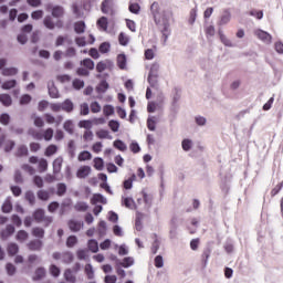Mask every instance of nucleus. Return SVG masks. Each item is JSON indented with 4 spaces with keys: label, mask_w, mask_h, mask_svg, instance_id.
Listing matches in <instances>:
<instances>
[{
    "label": "nucleus",
    "mask_w": 283,
    "mask_h": 283,
    "mask_svg": "<svg viewBox=\"0 0 283 283\" xmlns=\"http://www.w3.org/2000/svg\"><path fill=\"white\" fill-rule=\"evenodd\" d=\"M77 160L84 163L85 160H92V153L90 150H83L80 153Z\"/></svg>",
    "instance_id": "31"
},
{
    "label": "nucleus",
    "mask_w": 283,
    "mask_h": 283,
    "mask_svg": "<svg viewBox=\"0 0 283 283\" xmlns=\"http://www.w3.org/2000/svg\"><path fill=\"white\" fill-rule=\"evenodd\" d=\"M81 65H83V67H86V70H94V62L90 57L82 60Z\"/></svg>",
    "instance_id": "51"
},
{
    "label": "nucleus",
    "mask_w": 283,
    "mask_h": 283,
    "mask_svg": "<svg viewBox=\"0 0 283 283\" xmlns=\"http://www.w3.org/2000/svg\"><path fill=\"white\" fill-rule=\"evenodd\" d=\"M2 213H10L12 211V201L10 199H7L2 207H1Z\"/></svg>",
    "instance_id": "45"
},
{
    "label": "nucleus",
    "mask_w": 283,
    "mask_h": 283,
    "mask_svg": "<svg viewBox=\"0 0 283 283\" xmlns=\"http://www.w3.org/2000/svg\"><path fill=\"white\" fill-rule=\"evenodd\" d=\"M73 123L72 119H67L64 122L63 124V129H65L67 132V134H74V127H73Z\"/></svg>",
    "instance_id": "50"
},
{
    "label": "nucleus",
    "mask_w": 283,
    "mask_h": 283,
    "mask_svg": "<svg viewBox=\"0 0 283 283\" xmlns=\"http://www.w3.org/2000/svg\"><path fill=\"white\" fill-rule=\"evenodd\" d=\"M42 138H44V140H46V142L52 140V138H54V129L46 128L44 130V134L42 135Z\"/></svg>",
    "instance_id": "55"
},
{
    "label": "nucleus",
    "mask_w": 283,
    "mask_h": 283,
    "mask_svg": "<svg viewBox=\"0 0 283 283\" xmlns=\"http://www.w3.org/2000/svg\"><path fill=\"white\" fill-rule=\"evenodd\" d=\"M90 174H92V167L90 166H81L76 171L77 178H81V179L87 178Z\"/></svg>",
    "instance_id": "7"
},
{
    "label": "nucleus",
    "mask_w": 283,
    "mask_h": 283,
    "mask_svg": "<svg viewBox=\"0 0 283 283\" xmlns=\"http://www.w3.org/2000/svg\"><path fill=\"white\" fill-rule=\"evenodd\" d=\"M46 274H48V271L45 270V268L40 266L35 270L32 280H33V282H39V281L43 280V277H45Z\"/></svg>",
    "instance_id": "10"
},
{
    "label": "nucleus",
    "mask_w": 283,
    "mask_h": 283,
    "mask_svg": "<svg viewBox=\"0 0 283 283\" xmlns=\"http://www.w3.org/2000/svg\"><path fill=\"white\" fill-rule=\"evenodd\" d=\"M120 266L124 269H129V266H134V258L125 256L123 261H120Z\"/></svg>",
    "instance_id": "38"
},
{
    "label": "nucleus",
    "mask_w": 283,
    "mask_h": 283,
    "mask_svg": "<svg viewBox=\"0 0 283 283\" xmlns=\"http://www.w3.org/2000/svg\"><path fill=\"white\" fill-rule=\"evenodd\" d=\"M147 81L150 87H153L154 90H158V75H148Z\"/></svg>",
    "instance_id": "43"
},
{
    "label": "nucleus",
    "mask_w": 283,
    "mask_h": 283,
    "mask_svg": "<svg viewBox=\"0 0 283 283\" xmlns=\"http://www.w3.org/2000/svg\"><path fill=\"white\" fill-rule=\"evenodd\" d=\"M0 103L3 107H10V105H12V97L10 94L2 93L0 94Z\"/></svg>",
    "instance_id": "20"
},
{
    "label": "nucleus",
    "mask_w": 283,
    "mask_h": 283,
    "mask_svg": "<svg viewBox=\"0 0 283 283\" xmlns=\"http://www.w3.org/2000/svg\"><path fill=\"white\" fill-rule=\"evenodd\" d=\"M158 72H160V64L155 62L151 64L148 75L158 76Z\"/></svg>",
    "instance_id": "48"
},
{
    "label": "nucleus",
    "mask_w": 283,
    "mask_h": 283,
    "mask_svg": "<svg viewBox=\"0 0 283 283\" xmlns=\"http://www.w3.org/2000/svg\"><path fill=\"white\" fill-rule=\"evenodd\" d=\"M64 280L70 283H76V276L72 274V269H66L64 271Z\"/></svg>",
    "instance_id": "36"
},
{
    "label": "nucleus",
    "mask_w": 283,
    "mask_h": 283,
    "mask_svg": "<svg viewBox=\"0 0 283 283\" xmlns=\"http://www.w3.org/2000/svg\"><path fill=\"white\" fill-rule=\"evenodd\" d=\"M108 127L112 132H114V134H116V132H118V129H120V123L116 119H111L108 122Z\"/></svg>",
    "instance_id": "44"
},
{
    "label": "nucleus",
    "mask_w": 283,
    "mask_h": 283,
    "mask_svg": "<svg viewBox=\"0 0 283 283\" xmlns=\"http://www.w3.org/2000/svg\"><path fill=\"white\" fill-rule=\"evenodd\" d=\"M17 158H23V156H30V150H28L27 145H20L15 153Z\"/></svg>",
    "instance_id": "21"
},
{
    "label": "nucleus",
    "mask_w": 283,
    "mask_h": 283,
    "mask_svg": "<svg viewBox=\"0 0 283 283\" xmlns=\"http://www.w3.org/2000/svg\"><path fill=\"white\" fill-rule=\"evenodd\" d=\"M50 273L53 277H59V275H61V268L56 266L55 264H51Z\"/></svg>",
    "instance_id": "61"
},
{
    "label": "nucleus",
    "mask_w": 283,
    "mask_h": 283,
    "mask_svg": "<svg viewBox=\"0 0 283 283\" xmlns=\"http://www.w3.org/2000/svg\"><path fill=\"white\" fill-rule=\"evenodd\" d=\"M19 74V69L17 67H4L2 70V76H17Z\"/></svg>",
    "instance_id": "27"
},
{
    "label": "nucleus",
    "mask_w": 283,
    "mask_h": 283,
    "mask_svg": "<svg viewBox=\"0 0 283 283\" xmlns=\"http://www.w3.org/2000/svg\"><path fill=\"white\" fill-rule=\"evenodd\" d=\"M56 189V196H59L60 198H63V196L67 193V185H65L64 182L57 184Z\"/></svg>",
    "instance_id": "24"
},
{
    "label": "nucleus",
    "mask_w": 283,
    "mask_h": 283,
    "mask_svg": "<svg viewBox=\"0 0 283 283\" xmlns=\"http://www.w3.org/2000/svg\"><path fill=\"white\" fill-rule=\"evenodd\" d=\"M81 222L80 221H74V220H70L69 221V228L73 233H78V231H81Z\"/></svg>",
    "instance_id": "28"
},
{
    "label": "nucleus",
    "mask_w": 283,
    "mask_h": 283,
    "mask_svg": "<svg viewBox=\"0 0 283 283\" xmlns=\"http://www.w3.org/2000/svg\"><path fill=\"white\" fill-rule=\"evenodd\" d=\"M150 12L156 25H160V4L158 2H153V4L150 6Z\"/></svg>",
    "instance_id": "2"
},
{
    "label": "nucleus",
    "mask_w": 283,
    "mask_h": 283,
    "mask_svg": "<svg viewBox=\"0 0 283 283\" xmlns=\"http://www.w3.org/2000/svg\"><path fill=\"white\" fill-rule=\"evenodd\" d=\"M74 32L76 34H83L85 32V21L75 22Z\"/></svg>",
    "instance_id": "33"
},
{
    "label": "nucleus",
    "mask_w": 283,
    "mask_h": 283,
    "mask_svg": "<svg viewBox=\"0 0 283 283\" xmlns=\"http://www.w3.org/2000/svg\"><path fill=\"white\" fill-rule=\"evenodd\" d=\"M62 112H66V114H72L74 112V102L72 99L66 98L64 102L61 103Z\"/></svg>",
    "instance_id": "12"
},
{
    "label": "nucleus",
    "mask_w": 283,
    "mask_h": 283,
    "mask_svg": "<svg viewBox=\"0 0 283 283\" xmlns=\"http://www.w3.org/2000/svg\"><path fill=\"white\" fill-rule=\"evenodd\" d=\"M28 136H32V138L34 140H43V134H41L40 132H38L34 128H29L28 129Z\"/></svg>",
    "instance_id": "29"
},
{
    "label": "nucleus",
    "mask_w": 283,
    "mask_h": 283,
    "mask_svg": "<svg viewBox=\"0 0 283 283\" xmlns=\"http://www.w3.org/2000/svg\"><path fill=\"white\" fill-rule=\"evenodd\" d=\"M85 273L88 280H94V268L92 266V264L88 263L85 265Z\"/></svg>",
    "instance_id": "63"
},
{
    "label": "nucleus",
    "mask_w": 283,
    "mask_h": 283,
    "mask_svg": "<svg viewBox=\"0 0 283 283\" xmlns=\"http://www.w3.org/2000/svg\"><path fill=\"white\" fill-rule=\"evenodd\" d=\"M2 90H14L17 87V80H9L2 83Z\"/></svg>",
    "instance_id": "41"
},
{
    "label": "nucleus",
    "mask_w": 283,
    "mask_h": 283,
    "mask_svg": "<svg viewBox=\"0 0 283 283\" xmlns=\"http://www.w3.org/2000/svg\"><path fill=\"white\" fill-rule=\"evenodd\" d=\"M256 36L258 39L263 41V43H271L272 36L266 31H263V30L256 31Z\"/></svg>",
    "instance_id": "19"
},
{
    "label": "nucleus",
    "mask_w": 283,
    "mask_h": 283,
    "mask_svg": "<svg viewBox=\"0 0 283 283\" xmlns=\"http://www.w3.org/2000/svg\"><path fill=\"white\" fill-rule=\"evenodd\" d=\"M78 127H80L81 129H87V130H90V129H92V120H90V119L80 120V122H78Z\"/></svg>",
    "instance_id": "53"
},
{
    "label": "nucleus",
    "mask_w": 283,
    "mask_h": 283,
    "mask_svg": "<svg viewBox=\"0 0 283 283\" xmlns=\"http://www.w3.org/2000/svg\"><path fill=\"white\" fill-rule=\"evenodd\" d=\"M31 118H33V125H34L35 127H44L45 122L43 120L42 117L36 116V114H33V115L31 116Z\"/></svg>",
    "instance_id": "46"
},
{
    "label": "nucleus",
    "mask_w": 283,
    "mask_h": 283,
    "mask_svg": "<svg viewBox=\"0 0 283 283\" xmlns=\"http://www.w3.org/2000/svg\"><path fill=\"white\" fill-rule=\"evenodd\" d=\"M97 25H98V28H102V30H104L106 32L107 25H108L107 17L99 18L97 20Z\"/></svg>",
    "instance_id": "58"
},
{
    "label": "nucleus",
    "mask_w": 283,
    "mask_h": 283,
    "mask_svg": "<svg viewBox=\"0 0 283 283\" xmlns=\"http://www.w3.org/2000/svg\"><path fill=\"white\" fill-rule=\"evenodd\" d=\"M114 0H103L101 4V10L103 14H114L115 8Z\"/></svg>",
    "instance_id": "1"
},
{
    "label": "nucleus",
    "mask_w": 283,
    "mask_h": 283,
    "mask_svg": "<svg viewBox=\"0 0 283 283\" xmlns=\"http://www.w3.org/2000/svg\"><path fill=\"white\" fill-rule=\"evenodd\" d=\"M56 151H59V147L54 144H51L46 147L44 155L50 158V156H54V154H56Z\"/></svg>",
    "instance_id": "32"
},
{
    "label": "nucleus",
    "mask_w": 283,
    "mask_h": 283,
    "mask_svg": "<svg viewBox=\"0 0 283 283\" xmlns=\"http://www.w3.org/2000/svg\"><path fill=\"white\" fill-rule=\"evenodd\" d=\"M67 151L71 158H74L76 156V146L74 144V139H71L67 144Z\"/></svg>",
    "instance_id": "42"
},
{
    "label": "nucleus",
    "mask_w": 283,
    "mask_h": 283,
    "mask_svg": "<svg viewBox=\"0 0 283 283\" xmlns=\"http://www.w3.org/2000/svg\"><path fill=\"white\" fill-rule=\"evenodd\" d=\"M113 147L115 149H118V151H127V144H125V142H123L122 139H116L113 143Z\"/></svg>",
    "instance_id": "25"
},
{
    "label": "nucleus",
    "mask_w": 283,
    "mask_h": 283,
    "mask_svg": "<svg viewBox=\"0 0 283 283\" xmlns=\"http://www.w3.org/2000/svg\"><path fill=\"white\" fill-rule=\"evenodd\" d=\"M169 238L170 240L178 238V218L176 217H172L170 220Z\"/></svg>",
    "instance_id": "4"
},
{
    "label": "nucleus",
    "mask_w": 283,
    "mask_h": 283,
    "mask_svg": "<svg viewBox=\"0 0 283 283\" xmlns=\"http://www.w3.org/2000/svg\"><path fill=\"white\" fill-rule=\"evenodd\" d=\"M32 218L38 224H41L45 218V210H43V208L35 209L32 213Z\"/></svg>",
    "instance_id": "5"
},
{
    "label": "nucleus",
    "mask_w": 283,
    "mask_h": 283,
    "mask_svg": "<svg viewBox=\"0 0 283 283\" xmlns=\"http://www.w3.org/2000/svg\"><path fill=\"white\" fill-rule=\"evenodd\" d=\"M36 196L39 200H42V202H48V200H50V192H48V190H39Z\"/></svg>",
    "instance_id": "39"
},
{
    "label": "nucleus",
    "mask_w": 283,
    "mask_h": 283,
    "mask_svg": "<svg viewBox=\"0 0 283 283\" xmlns=\"http://www.w3.org/2000/svg\"><path fill=\"white\" fill-rule=\"evenodd\" d=\"M43 25H44V28H46V30H54L55 23H54V20L52 19V15L44 17Z\"/></svg>",
    "instance_id": "22"
},
{
    "label": "nucleus",
    "mask_w": 283,
    "mask_h": 283,
    "mask_svg": "<svg viewBox=\"0 0 283 283\" xmlns=\"http://www.w3.org/2000/svg\"><path fill=\"white\" fill-rule=\"evenodd\" d=\"M73 87L74 90H83L85 87V81L80 78L73 80Z\"/></svg>",
    "instance_id": "62"
},
{
    "label": "nucleus",
    "mask_w": 283,
    "mask_h": 283,
    "mask_svg": "<svg viewBox=\"0 0 283 283\" xmlns=\"http://www.w3.org/2000/svg\"><path fill=\"white\" fill-rule=\"evenodd\" d=\"M51 17H53V19H63V17H65V8L59 4L52 6Z\"/></svg>",
    "instance_id": "3"
},
{
    "label": "nucleus",
    "mask_w": 283,
    "mask_h": 283,
    "mask_svg": "<svg viewBox=\"0 0 283 283\" xmlns=\"http://www.w3.org/2000/svg\"><path fill=\"white\" fill-rule=\"evenodd\" d=\"M76 244H78V238H76V235H70L66 239L67 249H72V248L76 247Z\"/></svg>",
    "instance_id": "40"
},
{
    "label": "nucleus",
    "mask_w": 283,
    "mask_h": 283,
    "mask_svg": "<svg viewBox=\"0 0 283 283\" xmlns=\"http://www.w3.org/2000/svg\"><path fill=\"white\" fill-rule=\"evenodd\" d=\"M63 167V157H57L53 161V174L54 176H57V174H61V169Z\"/></svg>",
    "instance_id": "15"
},
{
    "label": "nucleus",
    "mask_w": 283,
    "mask_h": 283,
    "mask_svg": "<svg viewBox=\"0 0 283 283\" xmlns=\"http://www.w3.org/2000/svg\"><path fill=\"white\" fill-rule=\"evenodd\" d=\"M29 251H41L43 249V241L34 239L28 243Z\"/></svg>",
    "instance_id": "9"
},
{
    "label": "nucleus",
    "mask_w": 283,
    "mask_h": 283,
    "mask_svg": "<svg viewBox=\"0 0 283 283\" xmlns=\"http://www.w3.org/2000/svg\"><path fill=\"white\" fill-rule=\"evenodd\" d=\"M32 235L34 238L43 239V238H45V230L43 228L35 227L32 229Z\"/></svg>",
    "instance_id": "35"
},
{
    "label": "nucleus",
    "mask_w": 283,
    "mask_h": 283,
    "mask_svg": "<svg viewBox=\"0 0 283 283\" xmlns=\"http://www.w3.org/2000/svg\"><path fill=\"white\" fill-rule=\"evenodd\" d=\"M147 127L149 132H156V117L149 116L147 118Z\"/></svg>",
    "instance_id": "49"
},
{
    "label": "nucleus",
    "mask_w": 283,
    "mask_h": 283,
    "mask_svg": "<svg viewBox=\"0 0 283 283\" xmlns=\"http://www.w3.org/2000/svg\"><path fill=\"white\" fill-rule=\"evenodd\" d=\"M211 248L207 247L206 249H203V252L201 254V263L203 269H207V264L209 262V258H211Z\"/></svg>",
    "instance_id": "13"
},
{
    "label": "nucleus",
    "mask_w": 283,
    "mask_h": 283,
    "mask_svg": "<svg viewBox=\"0 0 283 283\" xmlns=\"http://www.w3.org/2000/svg\"><path fill=\"white\" fill-rule=\"evenodd\" d=\"M75 211H87L90 206L85 201H80L74 206Z\"/></svg>",
    "instance_id": "52"
},
{
    "label": "nucleus",
    "mask_w": 283,
    "mask_h": 283,
    "mask_svg": "<svg viewBox=\"0 0 283 283\" xmlns=\"http://www.w3.org/2000/svg\"><path fill=\"white\" fill-rule=\"evenodd\" d=\"M163 30H161V34L164 38V43H167V39H169L170 34H171V30L169 29V21L166 20L163 23Z\"/></svg>",
    "instance_id": "16"
},
{
    "label": "nucleus",
    "mask_w": 283,
    "mask_h": 283,
    "mask_svg": "<svg viewBox=\"0 0 283 283\" xmlns=\"http://www.w3.org/2000/svg\"><path fill=\"white\" fill-rule=\"evenodd\" d=\"M6 271H7V275L12 277V275H14L17 273V266H14V264H12V263H7Z\"/></svg>",
    "instance_id": "56"
},
{
    "label": "nucleus",
    "mask_w": 283,
    "mask_h": 283,
    "mask_svg": "<svg viewBox=\"0 0 283 283\" xmlns=\"http://www.w3.org/2000/svg\"><path fill=\"white\" fill-rule=\"evenodd\" d=\"M129 12L132 14H139L140 13V4L138 3H130L128 7Z\"/></svg>",
    "instance_id": "64"
},
{
    "label": "nucleus",
    "mask_w": 283,
    "mask_h": 283,
    "mask_svg": "<svg viewBox=\"0 0 283 283\" xmlns=\"http://www.w3.org/2000/svg\"><path fill=\"white\" fill-rule=\"evenodd\" d=\"M94 168L97 171H103V169H105V161L103 160V158H101V157L94 158Z\"/></svg>",
    "instance_id": "30"
},
{
    "label": "nucleus",
    "mask_w": 283,
    "mask_h": 283,
    "mask_svg": "<svg viewBox=\"0 0 283 283\" xmlns=\"http://www.w3.org/2000/svg\"><path fill=\"white\" fill-rule=\"evenodd\" d=\"M25 200H28L30 207H34L36 205V196L32 190H28L24 195Z\"/></svg>",
    "instance_id": "23"
},
{
    "label": "nucleus",
    "mask_w": 283,
    "mask_h": 283,
    "mask_svg": "<svg viewBox=\"0 0 283 283\" xmlns=\"http://www.w3.org/2000/svg\"><path fill=\"white\" fill-rule=\"evenodd\" d=\"M48 92L51 98H61V95L59 94V88H56L54 81H50L48 83Z\"/></svg>",
    "instance_id": "6"
},
{
    "label": "nucleus",
    "mask_w": 283,
    "mask_h": 283,
    "mask_svg": "<svg viewBox=\"0 0 283 283\" xmlns=\"http://www.w3.org/2000/svg\"><path fill=\"white\" fill-rule=\"evenodd\" d=\"M87 244L92 253H98V241L96 239H90Z\"/></svg>",
    "instance_id": "37"
},
{
    "label": "nucleus",
    "mask_w": 283,
    "mask_h": 283,
    "mask_svg": "<svg viewBox=\"0 0 283 283\" xmlns=\"http://www.w3.org/2000/svg\"><path fill=\"white\" fill-rule=\"evenodd\" d=\"M10 114H8V113H2L1 115H0V124L1 125H4V126H8V125H10Z\"/></svg>",
    "instance_id": "60"
},
{
    "label": "nucleus",
    "mask_w": 283,
    "mask_h": 283,
    "mask_svg": "<svg viewBox=\"0 0 283 283\" xmlns=\"http://www.w3.org/2000/svg\"><path fill=\"white\" fill-rule=\"evenodd\" d=\"M111 49H112V44H109V42H103L99 44L101 54H107V52H109Z\"/></svg>",
    "instance_id": "59"
},
{
    "label": "nucleus",
    "mask_w": 283,
    "mask_h": 283,
    "mask_svg": "<svg viewBox=\"0 0 283 283\" xmlns=\"http://www.w3.org/2000/svg\"><path fill=\"white\" fill-rule=\"evenodd\" d=\"M7 253L10 258H14V255L19 253V244L13 242L9 243L7 247Z\"/></svg>",
    "instance_id": "17"
},
{
    "label": "nucleus",
    "mask_w": 283,
    "mask_h": 283,
    "mask_svg": "<svg viewBox=\"0 0 283 283\" xmlns=\"http://www.w3.org/2000/svg\"><path fill=\"white\" fill-rule=\"evenodd\" d=\"M14 231H15L14 226L7 224L6 230H2L0 232L1 240H8V238H10V235H13Z\"/></svg>",
    "instance_id": "8"
},
{
    "label": "nucleus",
    "mask_w": 283,
    "mask_h": 283,
    "mask_svg": "<svg viewBox=\"0 0 283 283\" xmlns=\"http://www.w3.org/2000/svg\"><path fill=\"white\" fill-rule=\"evenodd\" d=\"M229 21H231V13L229 12H224L222 15H221V19L219 21V25H227V23H229Z\"/></svg>",
    "instance_id": "57"
},
{
    "label": "nucleus",
    "mask_w": 283,
    "mask_h": 283,
    "mask_svg": "<svg viewBox=\"0 0 283 283\" xmlns=\"http://www.w3.org/2000/svg\"><path fill=\"white\" fill-rule=\"evenodd\" d=\"M107 205V198L103 196L102 193H94L91 198V205Z\"/></svg>",
    "instance_id": "11"
},
{
    "label": "nucleus",
    "mask_w": 283,
    "mask_h": 283,
    "mask_svg": "<svg viewBox=\"0 0 283 283\" xmlns=\"http://www.w3.org/2000/svg\"><path fill=\"white\" fill-rule=\"evenodd\" d=\"M28 238H29V234L25 230L18 231L15 235V240H18L19 242H24V240H28Z\"/></svg>",
    "instance_id": "54"
},
{
    "label": "nucleus",
    "mask_w": 283,
    "mask_h": 283,
    "mask_svg": "<svg viewBox=\"0 0 283 283\" xmlns=\"http://www.w3.org/2000/svg\"><path fill=\"white\" fill-rule=\"evenodd\" d=\"M97 138L112 140V135H109V130L101 129L96 133Z\"/></svg>",
    "instance_id": "47"
},
{
    "label": "nucleus",
    "mask_w": 283,
    "mask_h": 283,
    "mask_svg": "<svg viewBox=\"0 0 283 283\" xmlns=\"http://www.w3.org/2000/svg\"><path fill=\"white\" fill-rule=\"evenodd\" d=\"M134 180H136V174H133L128 179H125L123 185L124 189L129 190L134 187Z\"/></svg>",
    "instance_id": "34"
},
{
    "label": "nucleus",
    "mask_w": 283,
    "mask_h": 283,
    "mask_svg": "<svg viewBox=\"0 0 283 283\" xmlns=\"http://www.w3.org/2000/svg\"><path fill=\"white\" fill-rule=\"evenodd\" d=\"M62 262L64 264H72L74 262V253L67 251L62 254Z\"/></svg>",
    "instance_id": "26"
},
{
    "label": "nucleus",
    "mask_w": 283,
    "mask_h": 283,
    "mask_svg": "<svg viewBox=\"0 0 283 283\" xmlns=\"http://www.w3.org/2000/svg\"><path fill=\"white\" fill-rule=\"evenodd\" d=\"M117 66L119 67V70L127 69V55H125L124 53L117 55Z\"/></svg>",
    "instance_id": "18"
},
{
    "label": "nucleus",
    "mask_w": 283,
    "mask_h": 283,
    "mask_svg": "<svg viewBox=\"0 0 283 283\" xmlns=\"http://www.w3.org/2000/svg\"><path fill=\"white\" fill-rule=\"evenodd\" d=\"M109 90V83H107V80H102L97 86L95 87V92L97 94H105Z\"/></svg>",
    "instance_id": "14"
}]
</instances>
